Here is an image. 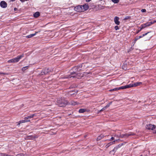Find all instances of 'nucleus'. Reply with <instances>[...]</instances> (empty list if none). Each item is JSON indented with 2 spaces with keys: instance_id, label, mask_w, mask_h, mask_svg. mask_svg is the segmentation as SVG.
I'll return each mask as SVG.
<instances>
[{
  "instance_id": "1",
  "label": "nucleus",
  "mask_w": 156,
  "mask_h": 156,
  "mask_svg": "<svg viewBox=\"0 0 156 156\" xmlns=\"http://www.w3.org/2000/svg\"><path fill=\"white\" fill-rule=\"evenodd\" d=\"M57 102L58 105L61 107L65 106L68 103L67 101L62 100V99L61 100H58Z\"/></svg>"
},
{
  "instance_id": "2",
  "label": "nucleus",
  "mask_w": 156,
  "mask_h": 156,
  "mask_svg": "<svg viewBox=\"0 0 156 156\" xmlns=\"http://www.w3.org/2000/svg\"><path fill=\"white\" fill-rule=\"evenodd\" d=\"M135 134L132 132H129L128 133H125L123 134L120 135L118 136V137L120 138H128L129 136L135 135Z\"/></svg>"
},
{
  "instance_id": "3",
  "label": "nucleus",
  "mask_w": 156,
  "mask_h": 156,
  "mask_svg": "<svg viewBox=\"0 0 156 156\" xmlns=\"http://www.w3.org/2000/svg\"><path fill=\"white\" fill-rule=\"evenodd\" d=\"M146 128L147 129L153 130V132L154 130H155L156 126L154 125H147L146 126Z\"/></svg>"
},
{
  "instance_id": "4",
  "label": "nucleus",
  "mask_w": 156,
  "mask_h": 156,
  "mask_svg": "<svg viewBox=\"0 0 156 156\" xmlns=\"http://www.w3.org/2000/svg\"><path fill=\"white\" fill-rule=\"evenodd\" d=\"M24 57V54H23L20 55L18 56L17 57L13 58L14 62H17L19 61L22 58Z\"/></svg>"
},
{
  "instance_id": "5",
  "label": "nucleus",
  "mask_w": 156,
  "mask_h": 156,
  "mask_svg": "<svg viewBox=\"0 0 156 156\" xmlns=\"http://www.w3.org/2000/svg\"><path fill=\"white\" fill-rule=\"evenodd\" d=\"M77 73L76 72H73L70 73L69 75H67L66 76V78H71L72 77H75Z\"/></svg>"
},
{
  "instance_id": "6",
  "label": "nucleus",
  "mask_w": 156,
  "mask_h": 156,
  "mask_svg": "<svg viewBox=\"0 0 156 156\" xmlns=\"http://www.w3.org/2000/svg\"><path fill=\"white\" fill-rule=\"evenodd\" d=\"M122 145V144H119L117 145L116 147H115L113 150L110 152L109 153H111L112 152H114V153L116 152L117 150L120 147H121Z\"/></svg>"
},
{
  "instance_id": "7",
  "label": "nucleus",
  "mask_w": 156,
  "mask_h": 156,
  "mask_svg": "<svg viewBox=\"0 0 156 156\" xmlns=\"http://www.w3.org/2000/svg\"><path fill=\"white\" fill-rule=\"evenodd\" d=\"M133 87V86L132 85H131V84H129V85H126L125 86H122L121 87H118V90H119L120 89H124L126 88H128L130 87Z\"/></svg>"
},
{
  "instance_id": "8",
  "label": "nucleus",
  "mask_w": 156,
  "mask_h": 156,
  "mask_svg": "<svg viewBox=\"0 0 156 156\" xmlns=\"http://www.w3.org/2000/svg\"><path fill=\"white\" fill-rule=\"evenodd\" d=\"M49 70L48 68H46L43 69L41 73V75H45L49 73Z\"/></svg>"
},
{
  "instance_id": "9",
  "label": "nucleus",
  "mask_w": 156,
  "mask_h": 156,
  "mask_svg": "<svg viewBox=\"0 0 156 156\" xmlns=\"http://www.w3.org/2000/svg\"><path fill=\"white\" fill-rule=\"evenodd\" d=\"M1 6L3 8H5L7 6L6 3L4 1H2L0 3Z\"/></svg>"
},
{
  "instance_id": "10",
  "label": "nucleus",
  "mask_w": 156,
  "mask_h": 156,
  "mask_svg": "<svg viewBox=\"0 0 156 156\" xmlns=\"http://www.w3.org/2000/svg\"><path fill=\"white\" fill-rule=\"evenodd\" d=\"M119 18L117 16H115L114 18V22L117 25H119L120 24V22L119 21Z\"/></svg>"
},
{
  "instance_id": "11",
  "label": "nucleus",
  "mask_w": 156,
  "mask_h": 156,
  "mask_svg": "<svg viewBox=\"0 0 156 156\" xmlns=\"http://www.w3.org/2000/svg\"><path fill=\"white\" fill-rule=\"evenodd\" d=\"M83 7V10L84 12L87 10L89 8V6L88 4L87 3L85 4L82 5Z\"/></svg>"
},
{
  "instance_id": "12",
  "label": "nucleus",
  "mask_w": 156,
  "mask_h": 156,
  "mask_svg": "<svg viewBox=\"0 0 156 156\" xmlns=\"http://www.w3.org/2000/svg\"><path fill=\"white\" fill-rule=\"evenodd\" d=\"M115 141V140H114L112 142H110L108 143L106 145L105 147H106V148H108L109 146H110L111 145L114 144Z\"/></svg>"
},
{
  "instance_id": "13",
  "label": "nucleus",
  "mask_w": 156,
  "mask_h": 156,
  "mask_svg": "<svg viewBox=\"0 0 156 156\" xmlns=\"http://www.w3.org/2000/svg\"><path fill=\"white\" fill-rule=\"evenodd\" d=\"M142 83L141 82H137L133 84H131L133 86V87L137 86L140 85L142 84Z\"/></svg>"
},
{
  "instance_id": "14",
  "label": "nucleus",
  "mask_w": 156,
  "mask_h": 156,
  "mask_svg": "<svg viewBox=\"0 0 156 156\" xmlns=\"http://www.w3.org/2000/svg\"><path fill=\"white\" fill-rule=\"evenodd\" d=\"M89 110H88L85 108H81L79 110V112L80 113H83L85 112H88Z\"/></svg>"
},
{
  "instance_id": "15",
  "label": "nucleus",
  "mask_w": 156,
  "mask_h": 156,
  "mask_svg": "<svg viewBox=\"0 0 156 156\" xmlns=\"http://www.w3.org/2000/svg\"><path fill=\"white\" fill-rule=\"evenodd\" d=\"M36 116V114H34L30 115L25 117V119H28L33 118L34 116Z\"/></svg>"
},
{
  "instance_id": "16",
  "label": "nucleus",
  "mask_w": 156,
  "mask_h": 156,
  "mask_svg": "<svg viewBox=\"0 0 156 156\" xmlns=\"http://www.w3.org/2000/svg\"><path fill=\"white\" fill-rule=\"evenodd\" d=\"M40 15V13L38 12H36L34 13V14L33 16H34L35 18H37Z\"/></svg>"
},
{
  "instance_id": "17",
  "label": "nucleus",
  "mask_w": 156,
  "mask_h": 156,
  "mask_svg": "<svg viewBox=\"0 0 156 156\" xmlns=\"http://www.w3.org/2000/svg\"><path fill=\"white\" fill-rule=\"evenodd\" d=\"M37 33V32H36L35 33H34V34H30L26 36V37H27V38H30L32 37L35 35H36V34Z\"/></svg>"
},
{
  "instance_id": "18",
  "label": "nucleus",
  "mask_w": 156,
  "mask_h": 156,
  "mask_svg": "<svg viewBox=\"0 0 156 156\" xmlns=\"http://www.w3.org/2000/svg\"><path fill=\"white\" fill-rule=\"evenodd\" d=\"M104 137V136L103 134H101L99 136H98L97 137V141H99L101 139H102Z\"/></svg>"
},
{
  "instance_id": "19",
  "label": "nucleus",
  "mask_w": 156,
  "mask_h": 156,
  "mask_svg": "<svg viewBox=\"0 0 156 156\" xmlns=\"http://www.w3.org/2000/svg\"><path fill=\"white\" fill-rule=\"evenodd\" d=\"M84 12L83 10V7L82 5H79V12Z\"/></svg>"
},
{
  "instance_id": "20",
  "label": "nucleus",
  "mask_w": 156,
  "mask_h": 156,
  "mask_svg": "<svg viewBox=\"0 0 156 156\" xmlns=\"http://www.w3.org/2000/svg\"><path fill=\"white\" fill-rule=\"evenodd\" d=\"M145 24L147 26V27H148L151 25V24H152V22H147L146 23H145Z\"/></svg>"
},
{
  "instance_id": "21",
  "label": "nucleus",
  "mask_w": 156,
  "mask_h": 156,
  "mask_svg": "<svg viewBox=\"0 0 156 156\" xmlns=\"http://www.w3.org/2000/svg\"><path fill=\"white\" fill-rule=\"evenodd\" d=\"M147 27L146 24L145 23L142 24L140 26V27L142 29L145 28Z\"/></svg>"
},
{
  "instance_id": "22",
  "label": "nucleus",
  "mask_w": 156,
  "mask_h": 156,
  "mask_svg": "<svg viewBox=\"0 0 156 156\" xmlns=\"http://www.w3.org/2000/svg\"><path fill=\"white\" fill-rule=\"evenodd\" d=\"M29 67V66H26L25 67H23V68H22V70L23 71H25Z\"/></svg>"
},
{
  "instance_id": "23",
  "label": "nucleus",
  "mask_w": 156,
  "mask_h": 156,
  "mask_svg": "<svg viewBox=\"0 0 156 156\" xmlns=\"http://www.w3.org/2000/svg\"><path fill=\"white\" fill-rule=\"evenodd\" d=\"M118 90V87L115 88L114 89H111L109 90V91H117Z\"/></svg>"
},
{
  "instance_id": "24",
  "label": "nucleus",
  "mask_w": 156,
  "mask_h": 156,
  "mask_svg": "<svg viewBox=\"0 0 156 156\" xmlns=\"http://www.w3.org/2000/svg\"><path fill=\"white\" fill-rule=\"evenodd\" d=\"M139 39L136 36V37L135 38V39H134V41L133 42L134 44H133V46L134 45V44L136 43V41Z\"/></svg>"
},
{
  "instance_id": "25",
  "label": "nucleus",
  "mask_w": 156,
  "mask_h": 156,
  "mask_svg": "<svg viewBox=\"0 0 156 156\" xmlns=\"http://www.w3.org/2000/svg\"><path fill=\"white\" fill-rule=\"evenodd\" d=\"M16 156H25L24 154L20 153L17 154Z\"/></svg>"
},
{
  "instance_id": "26",
  "label": "nucleus",
  "mask_w": 156,
  "mask_h": 156,
  "mask_svg": "<svg viewBox=\"0 0 156 156\" xmlns=\"http://www.w3.org/2000/svg\"><path fill=\"white\" fill-rule=\"evenodd\" d=\"M112 2H114V3H118V2H119V0H111Z\"/></svg>"
},
{
  "instance_id": "27",
  "label": "nucleus",
  "mask_w": 156,
  "mask_h": 156,
  "mask_svg": "<svg viewBox=\"0 0 156 156\" xmlns=\"http://www.w3.org/2000/svg\"><path fill=\"white\" fill-rule=\"evenodd\" d=\"M130 18V16H127L125 18H124V20H128Z\"/></svg>"
},
{
  "instance_id": "28",
  "label": "nucleus",
  "mask_w": 156,
  "mask_h": 156,
  "mask_svg": "<svg viewBox=\"0 0 156 156\" xmlns=\"http://www.w3.org/2000/svg\"><path fill=\"white\" fill-rule=\"evenodd\" d=\"M71 104L73 105H77V102H74L73 101L71 102Z\"/></svg>"
},
{
  "instance_id": "29",
  "label": "nucleus",
  "mask_w": 156,
  "mask_h": 156,
  "mask_svg": "<svg viewBox=\"0 0 156 156\" xmlns=\"http://www.w3.org/2000/svg\"><path fill=\"white\" fill-rule=\"evenodd\" d=\"M8 62H9V63H12V62H14V61H13V59H10V60H9L8 61Z\"/></svg>"
},
{
  "instance_id": "30",
  "label": "nucleus",
  "mask_w": 156,
  "mask_h": 156,
  "mask_svg": "<svg viewBox=\"0 0 156 156\" xmlns=\"http://www.w3.org/2000/svg\"><path fill=\"white\" fill-rule=\"evenodd\" d=\"M112 103V102H110V103H109L108 104H107V105L105 106L107 108H108V107Z\"/></svg>"
},
{
  "instance_id": "31",
  "label": "nucleus",
  "mask_w": 156,
  "mask_h": 156,
  "mask_svg": "<svg viewBox=\"0 0 156 156\" xmlns=\"http://www.w3.org/2000/svg\"><path fill=\"white\" fill-rule=\"evenodd\" d=\"M133 48L132 47V46L128 50V52H129L133 50Z\"/></svg>"
},
{
  "instance_id": "32",
  "label": "nucleus",
  "mask_w": 156,
  "mask_h": 156,
  "mask_svg": "<svg viewBox=\"0 0 156 156\" xmlns=\"http://www.w3.org/2000/svg\"><path fill=\"white\" fill-rule=\"evenodd\" d=\"M114 28L116 30L119 29V27L118 26H116Z\"/></svg>"
},
{
  "instance_id": "33",
  "label": "nucleus",
  "mask_w": 156,
  "mask_h": 156,
  "mask_svg": "<svg viewBox=\"0 0 156 156\" xmlns=\"http://www.w3.org/2000/svg\"><path fill=\"white\" fill-rule=\"evenodd\" d=\"M74 9L75 11L77 12V10H78V6H77L76 7H75L74 8Z\"/></svg>"
},
{
  "instance_id": "34",
  "label": "nucleus",
  "mask_w": 156,
  "mask_h": 156,
  "mask_svg": "<svg viewBox=\"0 0 156 156\" xmlns=\"http://www.w3.org/2000/svg\"><path fill=\"white\" fill-rule=\"evenodd\" d=\"M142 29L140 27L138 28V30L136 32V34L138 33Z\"/></svg>"
},
{
  "instance_id": "35",
  "label": "nucleus",
  "mask_w": 156,
  "mask_h": 156,
  "mask_svg": "<svg viewBox=\"0 0 156 156\" xmlns=\"http://www.w3.org/2000/svg\"><path fill=\"white\" fill-rule=\"evenodd\" d=\"M141 11L142 12H145L146 11V10L145 9H141Z\"/></svg>"
},
{
  "instance_id": "36",
  "label": "nucleus",
  "mask_w": 156,
  "mask_h": 156,
  "mask_svg": "<svg viewBox=\"0 0 156 156\" xmlns=\"http://www.w3.org/2000/svg\"><path fill=\"white\" fill-rule=\"evenodd\" d=\"M20 123H21L24 122H25V119L24 120H23L21 121H20L19 122Z\"/></svg>"
},
{
  "instance_id": "37",
  "label": "nucleus",
  "mask_w": 156,
  "mask_h": 156,
  "mask_svg": "<svg viewBox=\"0 0 156 156\" xmlns=\"http://www.w3.org/2000/svg\"><path fill=\"white\" fill-rule=\"evenodd\" d=\"M25 119V122H29L30 121V120L29 119Z\"/></svg>"
},
{
  "instance_id": "38",
  "label": "nucleus",
  "mask_w": 156,
  "mask_h": 156,
  "mask_svg": "<svg viewBox=\"0 0 156 156\" xmlns=\"http://www.w3.org/2000/svg\"><path fill=\"white\" fill-rule=\"evenodd\" d=\"M149 33V32H148L147 33H145V34H143L142 35V36H143V37L144 36H145L147 35V34H148V33Z\"/></svg>"
},
{
  "instance_id": "39",
  "label": "nucleus",
  "mask_w": 156,
  "mask_h": 156,
  "mask_svg": "<svg viewBox=\"0 0 156 156\" xmlns=\"http://www.w3.org/2000/svg\"><path fill=\"white\" fill-rule=\"evenodd\" d=\"M0 156H5V154H0Z\"/></svg>"
},
{
  "instance_id": "40",
  "label": "nucleus",
  "mask_w": 156,
  "mask_h": 156,
  "mask_svg": "<svg viewBox=\"0 0 156 156\" xmlns=\"http://www.w3.org/2000/svg\"><path fill=\"white\" fill-rule=\"evenodd\" d=\"M137 37L138 38V39H139L140 38H141L143 37V36H142V35L140 36H139V37H138V36H137Z\"/></svg>"
},
{
  "instance_id": "41",
  "label": "nucleus",
  "mask_w": 156,
  "mask_h": 156,
  "mask_svg": "<svg viewBox=\"0 0 156 156\" xmlns=\"http://www.w3.org/2000/svg\"><path fill=\"white\" fill-rule=\"evenodd\" d=\"M114 137H112L111 138V139L109 140V141L112 140H114Z\"/></svg>"
},
{
  "instance_id": "42",
  "label": "nucleus",
  "mask_w": 156,
  "mask_h": 156,
  "mask_svg": "<svg viewBox=\"0 0 156 156\" xmlns=\"http://www.w3.org/2000/svg\"><path fill=\"white\" fill-rule=\"evenodd\" d=\"M6 73H1V72H0V75H1V74H6Z\"/></svg>"
},
{
  "instance_id": "43",
  "label": "nucleus",
  "mask_w": 156,
  "mask_h": 156,
  "mask_svg": "<svg viewBox=\"0 0 156 156\" xmlns=\"http://www.w3.org/2000/svg\"><path fill=\"white\" fill-rule=\"evenodd\" d=\"M107 108L105 106L103 108L104 110H106L107 109Z\"/></svg>"
},
{
  "instance_id": "44",
  "label": "nucleus",
  "mask_w": 156,
  "mask_h": 156,
  "mask_svg": "<svg viewBox=\"0 0 156 156\" xmlns=\"http://www.w3.org/2000/svg\"><path fill=\"white\" fill-rule=\"evenodd\" d=\"M86 0V2H89L91 0Z\"/></svg>"
},
{
  "instance_id": "45",
  "label": "nucleus",
  "mask_w": 156,
  "mask_h": 156,
  "mask_svg": "<svg viewBox=\"0 0 156 156\" xmlns=\"http://www.w3.org/2000/svg\"><path fill=\"white\" fill-rule=\"evenodd\" d=\"M156 22V20H154L153 22H152V24H153Z\"/></svg>"
},
{
  "instance_id": "46",
  "label": "nucleus",
  "mask_w": 156,
  "mask_h": 156,
  "mask_svg": "<svg viewBox=\"0 0 156 156\" xmlns=\"http://www.w3.org/2000/svg\"><path fill=\"white\" fill-rule=\"evenodd\" d=\"M153 132L154 133H156V129H155V130H154Z\"/></svg>"
},
{
  "instance_id": "47",
  "label": "nucleus",
  "mask_w": 156,
  "mask_h": 156,
  "mask_svg": "<svg viewBox=\"0 0 156 156\" xmlns=\"http://www.w3.org/2000/svg\"><path fill=\"white\" fill-rule=\"evenodd\" d=\"M104 110V109H103V108H102L100 111V112H102V111H103Z\"/></svg>"
},
{
  "instance_id": "48",
  "label": "nucleus",
  "mask_w": 156,
  "mask_h": 156,
  "mask_svg": "<svg viewBox=\"0 0 156 156\" xmlns=\"http://www.w3.org/2000/svg\"><path fill=\"white\" fill-rule=\"evenodd\" d=\"M34 138H37V136H34Z\"/></svg>"
},
{
  "instance_id": "49",
  "label": "nucleus",
  "mask_w": 156,
  "mask_h": 156,
  "mask_svg": "<svg viewBox=\"0 0 156 156\" xmlns=\"http://www.w3.org/2000/svg\"><path fill=\"white\" fill-rule=\"evenodd\" d=\"M5 156H12V155H7V154H5Z\"/></svg>"
},
{
  "instance_id": "50",
  "label": "nucleus",
  "mask_w": 156,
  "mask_h": 156,
  "mask_svg": "<svg viewBox=\"0 0 156 156\" xmlns=\"http://www.w3.org/2000/svg\"><path fill=\"white\" fill-rule=\"evenodd\" d=\"M16 10H17V9L16 8H14V10L15 11H16Z\"/></svg>"
},
{
  "instance_id": "51",
  "label": "nucleus",
  "mask_w": 156,
  "mask_h": 156,
  "mask_svg": "<svg viewBox=\"0 0 156 156\" xmlns=\"http://www.w3.org/2000/svg\"><path fill=\"white\" fill-rule=\"evenodd\" d=\"M16 0H11V1H12V2H13V1H15Z\"/></svg>"
},
{
  "instance_id": "52",
  "label": "nucleus",
  "mask_w": 156,
  "mask_h": 156,
  "mask_svg": "<svg viewBox=\"0 0 156 156\" xmlns=\"http://www.w3.org/2000/svg\"><path fill=\"white\" fill-rule=\"evenodd\" d=\"M80 67H82V66H79V68H80Z\"/></svg>"
}]
</instances>
